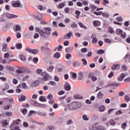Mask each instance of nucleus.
<instances>
[{
	"instance_id": "nucleus-1",
	"label": "nucleus",
	"mask_w": 130,
	"mask_h": 130,
	"mask_svg": "<svg viewBox=\"0 0 130 130\" xmlns=\"http://www.w3.org/2000/svg\"><path fill=\"white\" fill-rule=\"evenodd\" d=\"M39 35L41 36V38L44 40H46V39H48V37L50 36V33H39Z\"/></svg>"
},
{
	"instance_id": "nucleus-2",
	"label": "nucleus",
	"mask_w": 130,
	"mask_h": 130,
	"mask_svg": "<svg viewBox=\"0 0 130 130\" xmlns=\"http://www.w3.org/2000/svg\"><path fill=\"white\" fill-rule=\"evenodd\" d=\"M43 76V78H41V81L42 82H43L44 81L45 82L47 81L48 80V77H49V74H47L46 72H44L42 74Z\"/></svg>"
},
{
	"instance_id": "nucleus-3",
	"label": "nucleus",
	"mask_w": 130,
	"mask_h": 130,
	"mask_svg": "<svg viewBox=\"0 0 130 130\" xmlns=\"http://www.w3.org/2000/svg\"><path fill=\"white\" fill-rule=\"evenodd\" d=\"M47 99L49 100V104H53L54 103V101H53V95L50 93L47 96Z\"/></svg>"
},
{
	"instance_id": "nucleus-4",
	"label": "nucleus",
	"mask_w": 130,
	"mask_h": 130,
	"mask_svg": "<svg viewBox=\"0 0 130 130\" xmlns=\"http://www.w3.org/2000/svg\"><path fill=\"white\" fill-rule=\"evenodd\" d=\"M26 51H28L30 53H33V54H37V53H38L39 52V51L37 49H29V48H26Z\"/></svg>"
},
{
	"instance_id": "nucleus-5",
	"label": "nucleus",
	"mask_w": 130,
	"mask_h": 130,
	"mask_svg": "<svg viewBox=\"0 0 130 130\" xmlns=\"http://www.w3.org/2000/svg\"><path fill=\"white\" fill-rule=\"evenodd\" d=\"M21 2L17 1L12 3V6L13 8H20L21 7Z\"/></svg>"
},
{
	"instance_id": "nucleus-6",
	"label": "nucleus",
	"mask_w": 130,
	"mask_h": 130,
	"mask_svg": "<svg viewBox=\"0 0 130 130\" xmlns=\"http://www.w3.org/2000/svg\"><path fill=\"white\" fill-rule=\"evenodd\" d=\"M71 37H73V34L68 33L63 36V39H64L65 40H69V39H71Z\"/></svg>"
},
{
	"instance_id": "nucleus-7",
	"label": "nucleus",
	"mask_w": 130,
	"mask_h": 130,
	"mask_svg": "<svg viewBox=\"0 0 130 130\" xmlns=\"http://www.w3.org/2000/svg\"><path fill=\"white\" fill-rule=\"evenodd\" d=\"M73 106H74V107L75 109H77V108H80L82 106V103H79V102H73Z\"/></svg>"
},
{
	"instance_id": "nucleus-8",
	"label": "nucleus",
	"mask_w": 130,
	"mask_h": 130,
	"mask_svg": "<svg viewBox=\"0 0 130 130\" xmlns=\"http://www.w3.org/2000/svg\"><path fill=\"white\" fill-rule=\"evenodd\" d=\"M64 88L66 91H70L71 90V85L68 82H66L64 85Z\"/></svg>"
},
{
	"instance_id": "nucleus-9",
	"label": "nucleus",
	"mask_w": 130,
	"mask_h": 130,
	"mask_svg": "<svg viewBox=\"0 0 130 130\" xmlns=\"http://www.w3.org/2000/svg\"><path fill=\"white\" fill-rule=\"evenodd\" d=\"M91 38L92 39V43L93 44L97 43V41H98V40L97 39V38H96V34H93L91 36Z\"/></svg>"
},
{
	"instance_id": "nucleus-10",
	"label": "nucleus",
	"mask_w": 130,
	"mask_h": 130,
	"mask_svg": "<svg viewBox=\"0 0 130 130\" xmlns=\"http://www.w3.org/2000/svg\"><path fill=\"white\" fill-rule=\"evenodd\" d=\"M92 24L94 27H99L101 25V22L99 20H94L93 21Z\"/></svg>"
},
{
	"instance_id": "nucleus-11",
	"label": "nucleus",
	"mask_w": 130,
	"mask_h": 130,
	"mask_svg": "<svg viewBox=\"0 0 130 130\" xmlns=\"http://www.w3.org/2000/svg\"><path fill=\"white\" fill-rule=\"evenodd\" d=\"M78 79L83 80L84 79V72L83 71H80L78 74Z\"/></svg>"
},
{
	"instance_id": "nucleus-12",
	"label": "nucleus",
	"mask_w": 130,
	"mask_h": 130,
	"mask_svg": "<svg viewBox=\"0 0 130 130\" xmlns=\"http://www.w3.org/2000/svg\"><path fill=\"white\" fill-rule=\"evenodd\" d=\"M80 66L81 63H80V62H79V61H75L73 62V67H74V68H80Z\"/></svg>"
},
{
	"instance_id": "nucleus-13",
	"label": "nucleus",
	"mask_w": 130,
	"mask_h": 130,
	"mask_svg": "<svg viewBox=\"0 0 130 130\" xmlns=\"http://www.w3.org/2000/svg\"><path fill=\"white\" fill-rule=\"evenodd\" d=\"M6 17L8 19H13V18H18L17 15H16L14 14H9V13H7L6 14Z\"/></svg>"
},
{
	"instance_id": "nucleus-14",
	"label": "nucleus",
	"mask_w": 130,
	"mask_h": 130,
	"mask_svg": "<svg viewBox=\"0 0 130 130\" xmlns=\"http://www.w3.org/2000/svg\"><path fill=\"white\" fill-rule=\"evenodd\" d=\"M35 32H37L38 33H44V32L43 31V29L39 27H36L35 28Z\"/></svg>"
},
{
	"instance_id": "nucleus-15",
	"label": "nucleus",
	"mask_w": 130,
	"mask_h": 130,
	"mask_svg": "<svg viewBox=\"0 0 130 130\" xmlns=\"http://www.w3.org/2000/svg\"><path fill=\"white\" fill-rule=\"evenodd\" d=\"M67 108H68V109H70V110H75L76 109V108H75L74 106V104L73 103L69 104L68 106H67Z\"/></svg>"
},
{
	"instance_id": "nucleus-16",
	"label": "nucleus",
	"mask_w": 130,
	"mask_h": 130,
	"mask_svg": "<svg viewBox=\"0 0 130 130\" xmlns=\"http://www.w3.org/2000/svg\"><path fill=\"white\" fill-rule=\"evenodd\" d=\"M111 68L113 71L114 70H119V68H120V65H119V64H114Z\"/></svg>"
},
{
	"instance_id": "nucleus-17",
	"label": "nucleus",
	"mask_w": 130,
	"mask_h": 130,
	"mask_svg": "<svg viewBox=\"0 0 130 130\" xmlns=\"http://www.w3.org/2000/svg\"><path fill=\"white\" fill-rule=\"evenodd\" d=\"M88 78H89V79H91V81H93V82H95V81H97V77L91 74H89L88 75Z\"/></svg>"
},
{
	"instance_id": "nucleus-18",
	"label": "nucleus",
	"mask_w": 130,
	"mask_h": 130,
	"mask_svg": "<svg viewBox=\"0 0 130 130\" xmlns=\"http://www.w3.org/2000/svg\"><path fill=\"white\" fill-rule=\"evenodd\" d=\"M125 77V75H124V74H121L120 75L117 77V80L122 81V80H123Z\"/></svg>"
},
{
	"instance_id": "nucleus-19",
	"label": "nucleus",
	"mask_w": 130,
	"mask_h": 130,
	"mask_svg": "<svg viewBox=\"0 0 130 130\" xmlns=\"http://www.w3.org/2000/svg\"><path fill=\"white\" fill-rule=\"evenodd\" d=\"M73 50H74V48L73 47H69L66 49V51L67 53H70V52H72Z\"/></svg>"
},
{
	"instance_id": "nucleus-20",
	"label": "nucleus",
	"mask_w": 130,
	"mask_h": 130,
	"mask_svg": "<svg viewBox=\"0 0 130 130\" xmlns=\"http://www.w3.org/2000/svg\"><path fill=\"white\" fill-rule=\"evenodd\" d=\"M103 97H104V94H102V92H101V91H100L97 94V98L98 99H102Z\"/></svg>"
},
{
	"instance_id": "nucleus-21",
	"label": "nucleus",
	"mask_w": 130,
	"mask_h": 130,
	"mask_svg": "<svg viewBox=\"0 0 130 130\" xmlns=\"http://www.w3.org/2000/svg\"><path fill=\"white\" fill-rule=\"evenodd\" d=\"M2 126H3V127H6V126H7V125H9V122H8V120H4L3 122H2Z\"/></svg>"
},
{
	"instance_id": "nucleus-22",
	"label": "nucleus",
	"mask_w": 130,
	"mask_h": 130,
	"mask_svg": "<svg viewBox=\"0 0 130 130\" xmlns=\"http://www.w3.org/2000/svg\"><path fill=\"white\" fill-rule=\"evenodd\" d=\"M74 99H83V97L81 94H76L74 95Z\"/></svg>"
},
{
	"instance_id": "nucleus-23",
	"label": "nucleus",
	"mask_w": 130,
	"mask_h": 130,
	"mask_svg": "<svg viewBox=\"0 0 130 130\" xmlns=\"http://www.w3.org/2000/svg\"><path fill=\"white\" fill-rule=\"evenodd\" d=\"M39 85V81L36 80L34 83H31L32 87H37Z\"/></svg>"
},
{
	"instance_id": "nucleus-24",
	"label": "nucleus",
	"mask_w": 130,
	"mask_h": 130,
	"mask_svg": "<svg viewBox=\"0 0 130 130\" xmlns=\"http://www.w3.org/2000/svg\"><path fill=\"white\" fill-rule=\"evenodd\" d=\"M15 47L17 48V49L21 50L22 49V45L21 43H18L15 45Z\"/></svg>"
},
{
	"instance_id": "nucleus-25",
	"label": "nucleus",
	"mask_w": 130,
	"mask_h": 130,
	"mask_svg": "<svg viewBox=\"0 0 130 130\" xmlns=\"http://www.w3.org/2000/svg\"><path fill=\"white\" fill-rule=\"evenodd\" d=\"M30 102L31 104H32V105H33V106H37V105H38V103H37V102L36 101L31 100L30 101Z\"/></svg>"
},
{
	"instance_id": "nucleus-26",
	"label": "nucleus",
	"mask_w": 130,
	"mask_h": 130,
	"mask_svg": "<svg viewBox=\"0 0 130 130\" xmlns=\"http://www.w3.org/2000/svg\"><path fill=\"white\" fill-rule=\"evenodd\" d=\"M53 57L56 58L57 59H58V58L60 57V53H59V52H56L54 54Z\"/></svg>"
},
{
	"instance_id": "nucleus-27",
	"label": "nucleus",
	"mask_w": 130,
	"mask_h": 130,
	"mask_svg": "<svg viewBox=\"0 0 130 130\" xmlns=\"http://www.w3.org/2000/svg\"><path fill=\"white\" fill-rule=\"evenodd\" d=\"M15 123L16 124H19V122H17L16 120H14L10 125V128H13V127L15 126Z\"/></svg>"
},
{
	"instance_id": "nucleus-28",
	"label": "nucleus",
	"mask_w": 130,
	"mask_h": 130,
	"mask_svg": "<svg viewBox=\"0 0 130 130\" xmlns=\"http://www.w3.org/2000/svg\"><path fill=\"white\" fill-rule=\"evenodd\" d=\"M54 69V67L53 66H50V67H48L47 68V70L48 72L51 73L53 71Z\"/></svg>"
},
{
	"instance_id": "nucleus-29",
	"label": "nucleus",
	"mask_w": 130,
	"mask_h": 130,
	"mask_svg": "<svg viewBox=\"0 0 130 130\" xmlns=\"http://www.w3.org/2000/svg\"><path fill=\"white\" fill-rule=\"evenodd\" d=\"M14 29L16 31H20V30H21V27H20L19 25H16L15 26H14Z\"/></svg>"
},
{
	"instance_id": "nucleus-30",
	"label": "nucleus",
	"mask_w": 130,
	"mask_h": 130,
	"mask_svg": "<svg viewBox=\"0 0 130 130\" xmlns=\"http://www.w3.org/2000/svg\"><path fill=\"white\" fill-rule=\"evenodd\" d=\"M78 24L79 25L80 27H81V28H82L83 29H87V27H86V26H85L82 23L79 22Z\"/></svg>"
},
{
	"instance_id": "nucleus-31",
	"label": "nucleus",
	"mask_w": 130,
	"mask_h": 130,
	"mask_svg": "<svg viewBox=\"0 0 130 130\" xmlns=\"http://www.w3.org/2000/svg\"><path fill=\"white\" fill-rule=\"evenodd\" d=\"M21 87L22 89H27V88H28L27 84L25 82H23L21 84Z\"/></svg>"
},
{
	"instance_id": "nucleus-32",
	"label": "nucleus",
	"mask_w": 130,
	"mask_h": 130,
	"mask_svg": "<svg viewBox=\"0 0 130 130\" xmlns=\"http://www.w3.org/2000/svg\"><path fill=\"white\" fill-rule=\"evenodd\" d=\"M7 47H8V45L7 44H4L2 49L3 51H7Z\"/></svg>"
},
{
	"instance_id": "nucleus-33",
	"label": "nucleus",
	"mask_w": 130,
	"mask_h": 130,
	"mask_svg": "<svg viewBox=\"0 0 130 130\" xmlns=\"http://www.w3.org/2000/svg\"><path fill=\"white\" fill-rule=\"evenodd\" d=\"M14 61V60L10 59L9 61H8L6 59H4L3 60V63H6V62H7V63H10V62H12V61Z\"/></svg>"
},
{
	"instance_id": "nucleus-34",
	"label": "nucleus",
	"mask_w": 130,
	"mask_h": 130,
	"mask_svg": "<svg viewBox=\"0 0 130 130\" xmlns=\"http://www.w3.org/2000/svg\"><path fill=\"white\" fill-rule=\"evenodd\" d=\"M103 13V12H102V11H100L99 12H94L93 13V14L94 15H95L96 16H100V15H102Z\"/></svg>"
},
{
	"instance_id": "nucleus-35",
	"label": "nucleus",
	"mask_w": 130,
	"mask_h": 130,
	"mask_svg": "<svg viewBox=\"0 0 130 130\" xmlns=\"http://www.w3.org/2000/svg\"><path fill=\"white\" fill-rule=\"evenodd\" d=\"M82 61L83 66H86L87 63V60L85 58L82 59Z\"/></svg>"
},
{
	"instance_id": "nucleus-36",
	"label": "nucleus",
	"mask_w": 130,
	"mask_h": 130,
	"mask_svg": "<svg viewBox=\"0 0 130 130\" xmlns=\"http://www.w3.org/2000/svg\"><path fill=\"white\" fill-rule=\"evenodd\" d=\"M82 118L83 120H86V121H87V120H89V118L88 117V116H86V115H83L82 116Z\"/></svg>"
},
{
	"instance_id": "nucleus-37",
	"label": "nucleus",
	"mask_w": 130,
	"mask_h": 130,
	"mask_svg": "<svg viewBox=\"0 0 130 130\" xmlns=\"http://www.w3.org/2000/svg\"><path fill=\"white\" fill-rule=\"evenodd\" d=\"M48 85H51V86H55L56 83L54 81H50L48 82Z\"/></svg>"
},
{
	"instance_id": "nucleus-38",
	"label": "nucleus",
	"mask_w": 130,
	"mask_h": 130,
	"mask_svg": "<svg viewBox=\"0 0 130 130\" xmlns=\"http://www.w3.org/2000/svg\"><path fill=\"white\" fill-rule=\"evenodd\" d=\"M109 4V1L108 0H103V6H106V5H108Z\"/></svg>"
},
{
	"instance_id": "nucleus-39",
	"label": "nucleus",
	"mask_w": 130,
	"mask_h": 130,
	"mask_svg": "<svg viewBox=\"0 0 130 130\" xmlns=\"http://www.w3.org/2000/svg\"><path fill=\"white\" fill-rule=\"evenodd\" d=\"M72 123H74V122L73 121V120L72 119H69L67 121V124H68V125L72 124Z\"/></svg>"
},
{
	"instance_id": "nucleus-40",
	"label": "nucleus",
	"mask_w": 130,
	"mask_h": 130,
	"mask_svg": "<svg viewBox=\"0 0 130 130\" xmlns=\"http://www.w3.org/2000/svg\"><path fill=\"white\" fill-rule=\"evenodd\" d=\"M30 76H25L23 78L22 81L23 82H25V81H28V79H29Z\"/></svg>"
},
{
	"instance_id": "nucleus-41",
	"label": "nucleus",
	"mask_w": 130,
	"mask_h": 130,
	"mask_svg": "<svg viewBox=\"0 0 130 130\" xmlns=\"http://www.w3.org/2000/svg\"><path fill=\"white\" fill-rule=\"evenodd\" d=\"M103 17H106V18H108L109 17V14H108V13H103L102 14Z\"/></svg>"
},
{
	"instance_id": "nucleus-42",
	"label": "nucleus",
	"mask_w": 130,
	"mask_h": 130,
	"mask_svg": "<svg viewBox=\"0 0 130 130\" xmlns=\"http://www.w3.org/2000/svg\"><path fill=\"white\" fill-rule=\"evenodd\" d=\"M39 100L42 102H46V100L43 96H41L39 99Z\"/></svg>"
},
{
	"instance_id": "nucleus-43",
	"label": "nucleus",
	"mask_w": 130,
	"mask_h": 130,
	"mask_svg": "<svg viewBox=\"0 0 130 130\" xmlns=\"http://www.w3.org/2000/svg\"><path fill=\"white\" fill-rule=\"evenodd\" d=\"M32 61L34 63H37V62H38V58L34 57L33 58Z\"/></svg>"
},
{
	"instance_id": "nucleus-44",
	"label": "nucleus",
	"mask_w": 130,
	"mask_h": 130,
	"mask_svg": "<svg viewBox=\"0 0 130 130\" xmlns=\"http://www.w3.org/2000/svg\"><path fill=\"white\" fill-rule=\"evenodd\" d=\"M108 31L110 33H113V32H114V30H113V28L111 27H109L108 28Z\"/></svg>"
},
{
	"instance_id": "nucleus-45",
	"label": "nucleus",
	"mask_w": 130,
	"mask_h": 130,
	"mask_svg": "<svg viewBox=\"0 0 130 130\" xmlns=\"http://www.w3.org/2000/svg\"><path fill=\"white\" fill-rule=\"evenodd\" d=\"M71 26L72 28H77V27H78V25L76 23L74 22L71 24Z\"/></svg>"
},
{
	"instance_id": "nucleus-46",
	"label": "nucleus",
	"mask_w": 130,
	"mask_h": 130,
	"mask_svg": "<svg viewBox=\"0 0 130 130\" xmlns=\"http://www.w3.org/2000/svg\"><path fill=\"white\" fill-rule=\"evenodd\" d=\"M105 52L104 51V50L100 49L98 51V54H103V53H104Z\"/></svg>"
},
{
	"instance_id": "nucleus-47",
	"label": "nucleus",
	"mask_w": 130,
	"mask_h": 130,
	"mask_svg": "<svg viewBox=\"0 0 130 130\" xmlns=\"http://www.w3.org/2000/svg\"><path fill=\"white\" fill-rule=\"evenodd\" d=\"M45 30L46 31V32H50L51 31V28H50V27H45Z\"/></svg>"
},
{
	"instance_id": "nucleus-48",
	"label": "nucleus",
	"mask_w": 130,
	"mask_h": 130,
	"mask_svg": "<svg viewBox=\"0 0 130 130\" xmlns=\"http://www.w3.org/2000/svg\"><path fill=\"white\" fill-rule=\"evenodd\" d=\"M34 39H37V38H39V34L36 33L34 35Z\"/></svg>"
},
{
	"instance_id": "nucleus-49",
	"label": "nucleus",
	"mask_w": 130,
	"mask_h": 130,
	"mask_svg": "<svg viewBox=\"0 0 130 130\" xmlns=\"http://www.w3.org/2000/svg\"><path fill=\"white\" fill-rule=\"evenodd\" d=\"M126 126V122H124L121 125V128L123 129H125V127Z\"/></svg>"
},
{
	"instance_id": "nucleus-50",
	"label": "nucleus",
	"mask_w": 130,
	"mask_h": 130,
	"mask_svg": "<svg viewBox=\"0 0 130 130\" xmlns=\"http://www.w3.org/2000/svg\"><path fill=\"white\" fill-rule=\"evenodd\" d=\"M87 50H88V49L87 48H82L81 50V52H83V53H85V52H87Z\"/></svg>"
},
{
	"instance_id": "nucleus-51",
	"label": "nucleus",
	"mask_w": 130,
	"mask_h": 130,
	"mask_svg": "<svg viewBox=\"0 0 130 130\" xmlns=\"http://www.w3.org/2000/svg\"><path fill=\"white\" fill-rule=\"evenodd\" d=\"M100 110L102 112L104 111V110H105V106H101L100 108Z\"/></svg>"
},
{
	"instance_id": "nucleus-52",
	"label": "nucleus",
	"mask_w": 130,
	"mask_h": 130,
	"mask_svg": "<svg viewBox=\"0 0 130 130\" xmlns=\"http://www.w3.org/2000/svg\"><path fill=\"white\" fill-rule=\"evenodd\" d=\"M63 7H64V4H63L62 3L59 4L58 6V9H62V8H63Z\"/></svg>"
},
{
	"instance_id": "nucleus-53",
	"label": "nucleus",
	"mask_w": 130,
	"mask_h": 130,
	"mask_svg": "<svg viewBox=\"0 0 130 130\" xmlns=\"http://www.w3.org/2000/svg\"><path fill=\"white\" fill-rule=\"evenodd\" d=\"M124 100L127 102H128V101H129V98L128 97V96H127V95L124 96Z\"/></svg>"
},
{
	"instance_id": "nucleus-54",
	"label": "nucleus",
	"mask_w": 130,
	"mask_h": 130,
	"mask_svg": "<svg viewBox=\"0 0 130 130\" xmlns=\"http://www.w3.org/2000/svg\"><path fill=\"white\" fill-rule=\"evenodd\" d=\"M109 122L111 124V125H114V124L116 123V122H114V120L113 119L110 120Z\"/></svg>"
},
{
	"instance_id": "nucleus-55",
	"label": "nucleus",
	"mask_w": 130,
	"mask_h": 130,
	"mask_svg": "<svg viewBox=\"0 0 130 130\" xmlns=\"http://www.w3.org/2000/svg\"><path fill=\"white\" fill-rule=\"evenodd\" d=\"M72 78L74 79V80H76L77 79V74L73 73L72 74Z\"/></svg>"
},
{
	"instance_id": "nucleus-56",
	"label": "nucleus",
	"mask_w": 130,
	"mask_h": 130,
	"mask_svg": "<svg viewBox=\"0 0 130 130\" xmlns=\"http://www.w3.org/2000/svg\"><path fill=\"white\" fill-rule=\"evenodd\" d=\"M122 69L123 70V71L124 72H125V71H126V70H127V68L126 67V66L125 65H122Z\"/></svg>"
},
{
	"instance_id": "nucleus-57",
	"label": "nucleus",
	"mask_w": 130,
	"mask_h": 130,
	"mask_svg": "<svg viewBox=\"0 0 130 130\" xmlns=\"http://www.w3.org/2000/svg\"><path fill=\"white\" fill-rule=\"evenodd\" d=\"M23 36L24 37H25V38H29V37H30V35H29V34L28 33H24L23 34Z\"/></svg>"
},
{
	"instance_id": "nucleus-58",
	"label": "nucleus",
	"mask_w": 130,
	"mask_h": 130,
	"mask_svg": "<svg viewBox=\"0 0 130 130\" xmlns=\"http://www.w3.org/2000/svg\"><path fill=\"white\" fill-rule=\"evenodd\" d=\"M70 57H72V55H71V54L68 53L66 54V58H67V59H70Z\"/></svg>"
},
{
	"instance_id": "nucleus-59",
	"label": "nucleus",
	"mask_w": 130,
	"mask_h": 130,
	"mask_svg": "<svg viewBox=\"0 0 130 130\" xmlns=\"http://www.w3.org/2000/svg\"><path fill=\"white\" fill-rule=\"evenodd\" d=\"M116 20L118 22H121L122 21V17H121V16L118 17L116 18Z\"/></svg>"
},
{
	"instance_id": "nucleus-60",
	"label": "nucleus",
	"mask_w": 130,
	"mask_h": 130,
	"mask_svg": "<svg viewBox=\"0 0 130 130\" xmlns=\"http://www.w3.org/2000/svg\"><path fill=\"white\" fill-rule=\"evenodd\" d=\"M98 130H105V128L102 126H99L98 127Z\"/></svg>"
},
{
	"instance_id": "nucleus-61",
	"label": "nucleus",
	"mask_w": 130,
	"mask_h": 130,
	"mask_svg": "<svg viewBox=\"0 0 130 130\" xmlns=\"http://www.w3.org/2000/svg\"><path fill=\"white\" fill-rule=\"evenodd\" d=\"M16 72L18 73V74H23V73H24V71H23V70H21V69H18L16 71Z\"/></svg>"
},
{
	"instance_id": "nucleus-62",
	"label": "nucleus",
	"mask_w": 130,
	"mask_h": 130,
	"mask_svg": "<svg viewBox=\"0 0 130 130\" xmlns=\"http://www.w3.org/2000/svg\"><path fill=\"white\" fill-rule=\"evenodd\" d=\"M123 32L122 30L120 28H118L116 31V33H123Z\"/></svg>"
},
{
	"instance_id": "nucleus-63",
	"label": "nucleus",
	"mask_w": 130,
	"mask_h": 130,
	"mask_svg": "<svg viewBox=\"0 0 130 130\" xmlns=\"http://www.w3.org/2000/svg\"><path fill=\"white\" fill-rule=\"evenodd\" d=\"M90 130H98V127L95 126L90 127Z\"/></svg>"
},
{
	"instance_id": "nucleus-64",
	"label": "nucleus",
	"mask_w": 130,
	"mask_h": 130,
	"mask_svg": "<svg viewBox=\"0 0 130 130\" xmlns=\"http://www.w3.org/2000/svg\"><path fill=\"white\" fill-rule=\"evenodd\" d=\"M120 35L121 37V38H124L125 37H126V35H125V33H121L120 34Z\"/></svg>"
}]
</instances>
